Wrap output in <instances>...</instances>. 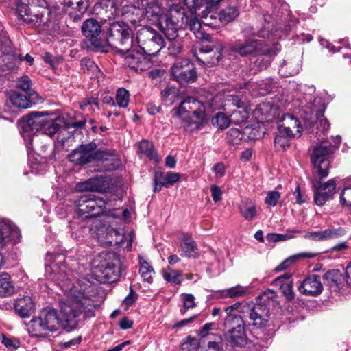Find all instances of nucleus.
Instances as JSON below:
<instances>
[{"label": "nucleus", "mask_w": 351, "mask_h": 351, "mask_svg": "<svg viewBox=\"0 0 351 351\" xmlns=\"http://www.w3.org/2000/svg\"><path fill=\"white\" fill-rule=\"evenodd\" d=\"M20 238L19 228L10 221H0V250L3 248L8 242H17ZM5 263V258L0 252V269Z\"/></svg>", "instance_id": "nucleus-11"}, {"label": "nucleus", "mask_w": 351, "mask_h": 351, "mask_svg": "<svg viewBox=\"0 0 351 351\" xmlns=\"http://www.w3.org/2000/svg\"><path fill=\"white\" fill-rule=\"evenodd\" d=\"M180 176L179 173L170 172L165 176L161 177V184L165 187L168 188L173 184L176 183L180 180Z\"/></svg>", "instance_id": "nucleus-54"}, {"label": "nucleus", "mask_w": 351, "mask_h": 351, "mask_svg": "<svg viewBox=\"0 0 351 351\" xmlns=\"http://www.w3.org/2000/svg\"><path fill=\"white\" fill-rule=\"evenodd\" d=\"M304 237L306 239L313 241H325L324 230L307 232Z\"/></svg>", "instance_id": "nucleus-60"}, {"label": "nucleus", "mask_w": 351, "mask_h": 351, "mask_svg": "<svg viewBox=\"0 0 351 351\" xmlns=\"http://www.w3.org/2000/svg\"><path fill=\"white\" fill-rule=\"evenodd\" d=\"M249 293L250 289L247 287L237 285L228 289L218 291L217 295L220 298L237 299L242 298Z\"/></svg>", "instance_id": "nucleus-30"}, {"label": "nucleus", "mask_w": 351, "mask_h": 351, "mask_svg": "<svg viewBox=\"0 0 351 351\" xmlns=\"http://www.w3.org/2000/svg\"><path fill=\"white\" fill-rule=\"evenodd\" d=\"M260 109L263 114L265 113V117L268 119H270L271 117H274L277 111V108L270 105L269 103L263 104Z\"/></svg>", "instance_id": "nucleus-59"}, {"label": "nucleus", "mask_w": 351, "mask_h": 351, "mask_svg": "<svg viewBox=\"0 0 351 351\" xmlns=\"http://www.w3.org/2000/svg\"><path fill=\"white\" fill-rule=\"evenodd\" d=\"M261 46V43L258 40L249 39L244 43H238L232 45L230 51L241 56H256L265 51L262 50Z\"/></svg>", "instance_id": "nucleus-18"}, {"label": "nucleus", "mask_w": 351, "mask_h": 351, "mask_svg": "<svg viewBox=\"0 0 351 351\" xmlns=\"http://www.w3.org/2000/svg\"><path fill=\"white\" fill-rule=\"evenodd\" d=\"M163 278L169 282L179 285L181 282V274L176 270L165 271L163 273Z\"/></svg>", "instance_id": "nucleus-52"}, {"label": "nucleus", "mask_w": 351, "mask_h": 351, "mask_svg": "<svg viewBox=\"0 0 351 351\" xmlns=\"http://www.w3.org/2000/svg\"><path fill=\"white\" fill-rule=\"evenodd\" d=\"M10 43V41L5 38L3 43L0 45V66H4L5 61L11 57Z\"/></svg>", "instance_id": "nucleus-48"}, {"label": "nucleus", "mask_w": 351, "mask_h": 351, "mask_svg": "<svg viewBox=\"0 0 351 351\" xmlns=\"http://www.w3.org/2000/svg\"><path fill=\"white\" fill-rule=\"evenodd\" d=\"M34 304L29 296L18 298L14 304V309L22 317H28L34 312Z\"/></svg>", "instance_id": "nucleus-25"}, {"label": "nucleus", "mask_w": 351, "mask_h": 351, "mask_svg": "<svg viewBox=\"0 0 351 351\" xmlns=\"http://www.w3.org/2000/svg\"><path fill=\"white\" fill-rule=\"evenodd\" d=\"M313 186L315 202L317 205L322 206L332 196L336 184L334 180L331 179L324 183L314 182Z\"/></svg>", "instance_id": "nucleus-15"}, {"label": "nucleus", "mask_w": 351, "mask_h": 351, "mask_svg": "<svg viewBox=\"0 0 351 351\" xmlns=\"http://www.w3.org/2000/svg\"><path fill=\"white\" fill-rule=\"evenodd\" d=\"M339 199L343 206L351 208V184L342 190Z\"/></svg>", "instance_id": "nucleus-55"}, {"label": "nucleus", "mask_w": 351, "mask_h": 351, "mask_svg": "<svg viewBox=\"0 0 351 351\" xmlns=\"http://www.w3.org/2000/svg\"><path fill=\"white\" fill-rule=\"evenodd\" d=\"M276 293L267 290L262 293L258 301L250 308V319L257 328L265 327L270 318L269 306L274 302Z\"/></svg>", "instance_id": "nucleus-6"}, {"label": "nucleus", "mask_w": 351, "mask_h": 351, "mask_svg": "<svg viewBox=\"0 0 351 351\" xmlns=\"http://www.w3.org/2000/svg\"><path fill=\"white\" fill-rule=\"evenodd\" d=\"M30 98L26 95H23L17 92H12L10 95V100L12 104L18 107L22 108H29L32 105Z\"/></svg>", "instance_id": "nucleus-40"}, {"label": "nucleus", "mask_w": 351, "mask_h": 351, "mask_svg": "<svg viewBox=\"0 0 351 351\" xmlns=\"http://www.w3.org/2000/svg\"><path fill=\"white\" fill-rule=\"evenodd\" d=\"M101 261L94 266L92 272L95 279L102 283L114 282L120 275V261L119 256L112 252L102 253Z\"/></svg>", "instance_id": "nucleus-4"}, {"label": "nucleus", "mask_w": 351, "mask_h": 351, "mask_svg": "<svg viewBox=\"0 0 351 351\" xmlns=\"http://www.w3.org/2000/svg\"><path fill=\"white\" fill-rule=\"evenodd\" d=\"M185 5L189 9L191 14H197V10H200L199 0H184Z\"/></svg>", "instance_id": "nucleus-63"}, {"label": "nucleus", "mask_w": 351, "mask_h": 351, "mask_svg": "<svg viewBox=\"0 0 351 351\" xmlns=\"http://www.w3.org/2000/svg\"><path fill=\"white\" fill-rule=\"evenodd\" d=\"M298 289L304 295L315 297L322 293L323 285L320 277L313 274L302 280L298 287Z\"/></svg>", "instance_id": "nucleus-16"}, {"label": "nucleus", "mask_w": 351, "mask_h": 351, "mask_svg": "<svg viewBox=\"0 0 351 351\" xmlns=\"http://www.w3.org/2000/svg\"><path fill=\"white\" fill-rule=\"evenodd\" d=\"M324 278L328 282H333L335 285H338L341 279V274L339 270H330L327 271L324 276Z\"/></svg>", "instance_id": "nucleus-57"}, {"label": "nucleus", "mask_w": 351, "mask_h": 351, "mask_svg": "<svg viewBox=\"0 0 351 351\" xmlns=\"http://www.w3.org/2000/svg\"><path fill=\"white\" fill-rule=\"evenodd\" d=\"M294 237L293 234H282L277 233H269L266 236V239L268 241L271 242H278L281 241H286L287 239H290Z\"/></svg>", "instance_id": "nucleus-61"}, {"label": "nucleus", "mask_w": 351, "mask_h": 351, "mask_svg": "<svg viewBox=\"0 0 351 351\" xmlns=\"http://www.w3.org/2000/svg\"><path fill=\"white\" fill-rule=\"evenodd\" d=\"M280 197V193L276 191H269L267 193L265 203L271 206H275Z\"/></svg>", "instance_id": "nucleus-58"}, {"label": "nucleus", "mask_w": 351, "mask_h": 351, "mask_svg": "<svg viewBox=\"0 0 351 351\" xmlns=\"http://www.w3.org/2000/svg\"><path fill=\"white\" fill-rule=\"evenodd\" d=\"M180 247L183 252V256L193 258L199 257L196 243L190 235L187 234L182 235L180 238Z\"/></svg>", "instance_id": "nucleus-24"}, {"label": "nucleus", "mask_w": 351, "mask_h": 351, "mask_svg": "<svg viewBox=\"0 0 351 351\" xmlns=\"http://www.w3.org/2000/svg\"><path fill=\"white\" fill-rule=\"evenodd\" d=\"M103 179L94 178L79 184L77 188L80 191H102L104 189Z\"/></svg>", "instance_id": "nucleus-35"}, {"label": "nucleus", "mask_w": 351, "mask_h": 351, "mask_svg": "<svg viewBox=\"0 0 351 351\" xmlns=\"http://www.w3.org/2000/svg\"><path fill=\"white\" fill-rule=\"evenodd\" d=\"M278 131L287 136H299L302 132V126L299 120L291 114H285L278 123Z\"/></svg>", "instance_id": "nucleus-17"}, {"label": "nucleus", "mask_w": 351, "mask_h": 351, "mask_svg": "<svg viewBox=\"0 0 351 351\" xmlns=\"http://www.w3.org/2000/svg\"><path fill=\"white\" fill-rule=\"evenodd\" d=\"M94 161H110V164L106 167L107 171H112L119 166L118 156L114 150H100L95 149Z\"/></svg>", "instance_id": "nucleus-21"}, {"label": "nucleus", "mask_w": 351, "mask_h": 351, "mask_svg": "<svg viewBox=\"0 0 351 351\" xmlns=\"http://www.w3.org/2000/svg\"><path fill=\"white\" fill-rule=\"evenodd\" d=\"M64 3L80 12H84L88 8V0H64Z\"/></svg>", "instance_id": "nucleus-51"}, {"label": "nucleus", "mask_w": 351, "mask_h": 351, "mask_svg": "<svg viewBox=\"0 0 351 351\" xmlns=\"http://www.w3.org/2000/svg\"><path fill=\"white\" fill-rule=\"evenodd\" d=\"M239 15V10L235 6H228L219 13L220 23L227 24L234 21Z\"/></svg>", "instance_id": "nucleus-41"}, {"label": "nucleus", "mask_w": 351, "mask_h": 351, "mask_svg": "<svg viewBox=\"0 0 351 351\" xmlns=\"http://www.w3.org/2000/svg\"><path fill=\"white\" fill-rule=\"evenodd\" d=\"M205 351H223L221 340L219 339V341H209Z\"/></svg>", "instance_id": "nucleus-64"}, {"label": "nucleus", "mask_w": 351, "mask_h": 351, "mask_svg": "<svg viewBox=\"0 0 351 351\" xmlns=\"http://www.w3.org/2000/svg\"><path fill=\"white\" fill-rule=\"evenodd\" d=\"M255 89L258 92L257 95H265L271 93L276 86V82L271 79H265L261 80L254 84ZM256 95V94H255Z\"/></svg>", "instance_id": "nucleus-42"}, {"label": "nucleus", "mask_w": 351, "mask_h": 351, "mask_svg": "<svg viewBox=\"0 0 351 351\" xmlns=\"http://www.w3.org/2000/svg\"><path fill=\"white\" fill-rule=\"evenodd\" d=\"M291 274H285L275 279L274 283L280 289L288 301L294 299L295 293L293 290V282L290 279Z\"/></svg>", "instance_id": "nucleus-23"}, {"label": "nucleus", "mask_w": 351, "mask_h": 351, "mask_svg": "<svg viewBox=\"0 0 351 351\" xmlns=\"http://www.w3.org/2000/svg\"><path fill=\"white\" fill-rule=\"evenodd\" d=\"M140 258V268L139 273L143 281L151 284L153 281V276L155 271L152 266L145 260H143L141 257Z\"/></svg>", "instance_id": "nucleus-37"}, {"label": "nucleus", "mask_w": 351, "mask_h": 351, "mask_svg": "<svg viewBox=\"0 0 351 351\" xmlns=\"http://www.w3.org/2000/svg\"><path fill=\"white\" fill-rule=\"evenodd\" d=\"M17 86L23 90L29 97H32L34 99L38 97V94L31 88L32 82L28 76L24 75L20 77L17 81Z\"/></svg>", "instance_id": "nucleus-43"}, {"label": "nucleus", "mask_w": 351, "mask_h": 351, "mask_svg": "<svg viewBox=\"0 0 351 351\" xmlns=\"http://www.w3.org/2000/svg\"><path fill=\"white\" fill-rule=\"evenodd\" d=\"M130 98L129 92L123 88H119L116 94V104L121 108H126L128 106Z\"/></svg>", "instance_id": "nucleus-49"}, {"label": "nucleus", "mask_w": 351, "mask_h": 351, "mask_svg": "<svg viewBox=\"0 0 351 351\" xmlns=\"http://www.w3.org/2000/svg\"><path fill=\"white\" fill-rule=\"evenodd\" d=\"M223 325L226 328H232L225 334V338L229 343L237 346H243L246 343L247 335L242 317L234 319L231 317L226 318Z\"/></svg>", "instance_id": "nucleus-8"}, {"label": "nucleus", "mask_w": 351, "mask_h": 351, "mask_svg": "<svg viewBox=\"0 0 351 351\" xmlns=\"http://www.w3.org/2000/svg\"><path fill=\"white\" fill-rule=\"evenodd\" d=\"M165 45L164 38L161 35L156 33L153 40H150L141 49L151 58L156 56Z\"/></svg>", "instance_id": "nucleus-26"}, {"label": "nucleus", "mask_w": 351, "mask_h": 351, "mask_svg": "<svg viewBox=\"0 0 351 351\" xmlns=\"http://www.w3.org/2000/svg\"><path fill=\"white\" fill-rule=\"evenodd\" d=\"M183 301V310H181L182 314H184L189 308H194L196 306L195 302V297L192 294L183 293L182 294Z\"/></svg>", "instance_id": "nucleus-56"}, {"label": "nucleus", "mask_w": 351, "mask_h": 351, "mask_svg": "<svg viewBox=\"0 0 351 351\" xmlns=\"http://www.w3.org/2000/svg\"><path fill=\"white\" fill-rule=\"evenodd\" d=\"M138 152L144 154L150 160L157 162L158 160L157 153L153 144L147 140H143L138 145Z\"/></svg>", "instance_id": "nucleus-36"}, {"label": "nucleus", "mask_w": 351, "mask_h": 351, "mask_svg": "<svg viewBox=\"0 0 351 351\" xmlns=\"http://www.w3.org/2000/svg\"><path fill=\"white\" fill-rule=\"evenodd\" d=\"M239 210L242 216L247 220L253 219L256 215V208L255 204L248 200H243L239 206Z\"/></svg>", "instance_id": "nucleus-39"}, {"label": "nucleus", "mask_w": 351, "mask_h": 351, "mask_svg": "<svg viewBox=\"0 0 351 351\" xmlns=\"http://www.w3.org/2000/svg\"><path fill=\"white\" fill-rule=\"evenodd\" d=\"M171 75L182 84L193 82L197 77L195 66L188 60L175 63L171 68Z\"/></svg>", "instance_id": "nucleus-10"}, {"label": "nucleus", "mask_w": 351, "mask_h": 351, "mask_svg": "<svg viewBox=\"0 0 351 351\" xmlns=\"http://www.w3.org/2000/svg\"><path fill=\"white\" fill-rule=\"evenodd\" d=\"M165 21L182 26L188 23V17L186 16L184 9L180 5L176 4L171 7Z\"/></svg>", "instance_id": "nucleus-27"}, {"label": "nucleus", "mask_w": 351, "mask_h": 351, "mask_svg": "<svg viewBox=\"0 0 351 351\" xmlns=\"http://www.w3.org/2000/svg\"><path fill=\"white\" fill-rule=\"evenodd\" d=\"M95 143L81 145L69 156L71 162L77 165H84L94 161Z\"/></svg>", "instance_id": "nucleus-14"}, {"label": "nucleus", "mask_w": 351, "mask_h": 351, "mask_svg": "<svg viewBox=\"0 0 351 351\" xmlns=\"http://www.w3.org/2000/svg\"><path fill=\"white\" fill-rule=\"evenodd\" d=\"M61 128L62 127L58 123V120H53L47 118L41 132L43 134H46L51 138L54 137L57 134V141L62 142L63 141V138L62 137V131H61Z\"/></svg>", "instance_id": "nucleus-31"}, {"label": "nucleus", "mask_w": 351, "mask_h": 351, "mask_svg": "<svg viewBox=\"0 0 351 351\" xmlns=\"http://www.w3.org/2000/svg\"><path fill=\"white\" fill-rule=\"evenodd\" d=\"M291 137V136H287L285 134H280L278 132V134L276 136L274 141L276 147L278 149H286V148L289 147V138Z\"/></svg>", "instance_id": "nucleus-53"}, {"label": "nucleus", "mask_w": 351, "mask_h": 351, "mask_svg": "<svg viewBox=\"0 0 351 351\" xmlns=\"http://www.w3.org/2000/svg\"><path fill=\"white\" fill-rule=\"evenodd\" d=\"M315 256L314 254L311 253H300L298 254L293 255L289 258H287L286 260H285L282 263H281L276 268V270L282 271L287 268H288L291 265L295 263L297 261H298L300 258H313Z\"/></svg>", "instance_id": "nucleus-45"}, {"label": "nucleus", "mask_w": 351, "mask_h": 351, "mask_svg": "<svg viewBox=\"0 0 351 351\" xmlns=\"http://www.w3.org/2000/svg\"><path fill=\"white\" fill-rule=\"evenodd\" d=\"M81 69L84 73H86L93 77H98L99 69L97 65L90 59L84 58L82 59Z\"/></svg>", "instance_id": "nucleus-44"}, {"label": "nucleus", "mask_w": 351, "mask_h": 351, "mask_svg": "<svg viewBox=\"0 0 351 351\" xmlns=\"http://www.w3.org/2000/svg\"><path fill=\"white\" fill-rule=\"evenodd\" d=\"M162 32L169 41L176 40L178 37V27L179 24L165 21V25H160Z\"/></svg>", "instance_id": "nucleus-46"}, {"label": "nucleus", "mask_w": 351, "mask_h": 351, "mask_svg": "<svg viewBox=\"0 0 351 351\" xmlns=\"http://www.w3.org/2000/svg\"><path fill=\"white\" fill-rule=\"evenodd\" d=\"M169 43L168 49L171 55L176 56L180 53L182 46L180 40H173L169 41Z\"/></svg>", "instance_id": "nucleus-62"}, {"label": "nucleus", "mask_w": 351, "mask_h": 351, "mask_svg": "<svg viewBox=\"0 0 351 351\" xmlns=\"http://www.w3.org/2000/svg\"><path fill=\"white\" fill-rule=\"evenodd\" d=\"M221 46L214 45H203L199 49V52L195 53L197 60L207 66H212L216 64L221 58Z\"/></svg>", "instance_id": "nucleus-13"}, {"label": "nucleus", "mask_w": 351, "mask_h": 351, "mask_svg": "<svg viewBox=\"0 0 351 351\" xmlns=\"http://www.w3.org/2000/svg\"><path fill=\"white\" fill-rule=\"evenodd\" d=\"M217 8L210 7H205L202 11L201 14H199L201 18L202 23L211 27H216L219 26V14L217 12Z\"/></svg>", "instance_id": "nucleus-28"}, {"label": "nucleus", "mask_w": 351, "mask_h": 351, "mask_svg": "<svg viewBox=\"0 0 351 351\" xmlns=\"http://www.w3.org/2000/svg\"><path fill=\"white\" fill-rule=\"evenodd\" d=\"M14 292L10 276L7 273L0 274V297H6Z\"/></svg>", "instance_id": "nucleus-34"}, {"label": "nucleus", "mask_w": 351, "mask_h": 351, "mask_svg": "<svg viewBox=\"0 0 351 351\" xmlns=\"http://www.w3.org/2000/svg\"><path fill=\"white\" fill-rule=\"evenodd\" d=\"M99 240L110 245H117L123 241V235L118 230L108 227L105 239L101 240L99 237Z\"/></svg>", "instance_id": "nucleus-38"}, {"label": "nucleus", "mask_w": 351, "mask_h": 351, "mask_svg": "<svg viewBox=\"0 0 351 351\" xmlns=\"http://www.w3.org/2000/svg\"><path fill=\"white\" fill-rule=\"evenodd\" d=\"M202 101L194 97H187L184 99L176 108H174L175 114L182 120H189V116L196 110Z\"/></svg>", "instance_id": "nucleus-19"}, {"label": "nucleus", "mask_w": 351, "mask_h": 351, "mask_svg": "<svg viewBox=\"0 0 351 351\" xmlns=\"http://www.w3.org/2000/svg\"><path fill=\"white\" fill-rule=\"evenodd\" d=\"M82 32L86 38H93L100 34L101 32V27L100 23L95 19L90 18L82 23Z\"/></svg>", "instance_id": "nucleus-29"}, {"label": "nucleus", "mask_w": 351, "mask_h": 351, "mask_svg": "<svg viewBox=\"0 0 351 351\" xmlns=\"http://www.w3.org/2000/svg\"><path fill=\"white\" fill-rule=\"evenodd\" d=\"M213 110H210L203 102H201L199 106H197L189 116V120H182V126L188 132L199 130L207 123L208 115Z\"/></svg>", "instance_id": "nucleus-9"}, {"label": "nucleus", "mask_w": 351, "mask_h": 351, "mask_svg": "<svg viewBox=\"0 0 351 351\" xmlns=\"http://www.w3.org/2000/svg\"><path fill=\"white\" fill-rule=\"evenodd\" d=\"M232 101L237 109L233 110L230 114V119L235 125H239L245 122L248 119V112L244 108V102L239 99L238 96H232Z\"/></svg>", "instance_id": "nucleus-22"}, {"label": "nucleus", "mask_w": 351, "mask_h": 351, "mask_svg": "<svg viewBox=\"0 0 351 351\" xmlns=\"http://www.w3.org/2000/svg\"><path fill=\"white\" fill-rule=\"evenodd\" d=\"M324 232L325 241L341 238L344 237L347 233V230L342 227L329 228L324 230Z\"/></svg>", "instance_id": "nucleus-47"}, {"label": "nucleus", "mask_w": 351, "mask_h": 351, "mask_svg": "<svg viewBox=\"0 0 351 351\" xmlns=\"http://www.w3.org/2000/svg\"><path fill=\"white\" fill-rule=\"evenodd\" d=\"M230 122V118L222 112L217 113L212 118L213 125H217L221 130L228 128Z\"/></svg>", "instance_id": "nucleus-50"}, {"label": "nucleus", "mask_w": 351, "mask_h": 351, "mask_svg": "<svg viewBox=\"0 0 351 351\" xmlns=\"http://www.w3.org/2000/svg\"><path fill=\"white\" fill-rule=\"evenodd\" d=\"M300 69L299 60H284L279 66V74L285 77L298 73Z\"/></svg>", "instance_id": "nucleus-32"}, {"label": "nucleus", "mask_w": 351, "mask_h": 351, "mask_svg": "<svg viewBox=\"0 0 351 351\" xmlns=\"http://www.w3.org/2000/svg\"><path fill=\"white\" fill-rule=\"evenodd\" d=\"M139 7L145 11L148 20L158 21L161 16L162 10L157 0H141Z\"/></svg>", "instance_id": "nucleus-20"}, {"label": "nucleus", "mask_w": 351, "mask_h": 351, "mask_svg": "<svg viewBox=\"0 0 351 351\" xmlns=\"http://www.w3.org/2000/svg\"><path fill=\"white\" fill-rule=\"evenodd\" d=\"M40 0H18L16 12L18 16L25 23L42 30L48 27L49 11L38 5Z\"/></svg>", "instance_id": "nucleus-3"}, {"label": "nucleus", "mask_w": 351, "mask_h": 351, "mask_svg": "<svg viewBox=\"0 0 351 351\" xmlns=\"http://www.w3.org/2000/svg\"><path fill=\"white\" fill-rule=\"evenodd\" d=\"M64 261V258L58 255L54 263L45 267L47 277L54 281L64 293L60 300L62 317L53 308L43 309L27 324V331L32 337H43L48 332L57 331L61 326L72 330L77 326L80 315L84 318L95 316V304L91 298L93 285L86 280L71 282L70 270L65 265H60Z\"/></svg>", "instance_id": "nucleus-1"}, {"label": "nucleus", "mask_w": 351, "mask_h": 351, "mask_svg": "<svg viewBox=\"0 0 351 351\" xmlns=\"http://www.w3.org/2000/svg\"><path fill=\"white\" fill-rule=\"evenodd\" d=\"M106 202L102 198L93 194L82 195L76 202L77 213L87 215L86 217H97L103 213Z\"/></svg>", "instance_id": "nucleus-7"}, {"label": "nucleus", "mask_w": 351, "mask_h": 351, "mask_svg": "<svg viewBox=\"0 0 351 351\" xmlns=\"http://www.w3.org/2000/svg\"><path fill=\"white\" fill-rule=\"evenodd\" d=\"M47 118L42 112H34L23 117L21 126L23 137L31 138L36 132L42 131Z\"/></svg>", "instance_id": "nucleus-12"}, {"label": "nucleus", "mask_w": 351, "mask_h": 351, "mask_svg": "<svg viewBox=\"0 0 351 351\" xmlns=\"http://www.w3.org/2000/svg\"><path fill=\"white\" fill-rule=\"evenodd\" d=\"M341 142V137L337 136L333 138V144L322 141L314 147L311 159L320 178H325L328 175L329 157L339 148Z\"/></svg>", "instance_id": "nucleus-5"}, {"label": "nucleus", "mask_w": 351, "mask_h": 351, "mask_svg": "<svg viewBox=\"0 0 351 351\" xmlns=\"http://www.w3.org/2000/svg\"><path fill=\"white\" fill-rule=\"evenodd\" d=\"M157 32L150 27H143L138 30L136 33V40L138 48L141 50L143 47L150 40H153Z\"/></svg>", "instance_id": "nucleus-33"}, {"label": "nucleus", "mask_w": 351, "mask_h": 351, "mask_svg": "<svg viewBox=\"0 0 351 351\" xmlns=\"http://www.w3.org/2000/svg\"><path fill=\"white\" fill-rule=\"evenodd\" d=\"M110 45L117 48L123 58L124 64L136 72H143L152 67V59L140 49H130L132 45V31L123 23H113L108 32Z\"/></svg>", "instance_id": "nucleus-2"}]
</instances>
